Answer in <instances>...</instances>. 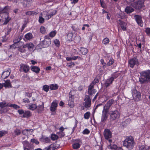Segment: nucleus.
<instances>
[{"label": "nucleus", "instance_id": "58836bf2", "mask_svg": "<svg viewBox=\"0 0 150 150\" xmlns=\"http://www.w3.org/2000/svg\"><path fill=\"white\" fill-rule=\"evenodd\" d=\"M90 113L89 112H87L84 115V117L85 119H88L90 117Z\"/></svg>", "mask_w": 150, "mask_h": 150}, {"label": "nucleus", "instance_id": "ea45409f", "mask_svg": "<svg viewBox=\"0 0 150 150\" xmlns=\"http://www.w3.org/2000/svg\"><path fill=\"white\" fill-rule=\"evenodd\" d=\"M23 144L25 146L29 147L30 146V143L27 141H25L23 142Z\"/></svg>", "mask_w": 150, "mask_h": 150}, {"label": "nucleus", "instance_id": "5701e85b", "mask_svg": "<svg viewBox=\"0 0 150 150\" xmlns=\"http://www.w3.org/2000/svg\"><path fill=\"white\" fill-rule=\"evenodd\" d=\"M80 54L81 55H85L88 52V50L85 48L81 47L80 48Z\"/></svg>", "mask_w": 150, "mask_h": 150}, {"label": "nucleus", "instance_id": "79ce46f5", "mask_svg": "<svg viewBox=\"0 0 150 150\" xmlns=\"http://www.w3.org/2000/svg\"><path fill=\"white\" fill-rule=\"evenodd\" d=\"M59 137L61 138L63 137L64 135V133L63 132H59L58 133Z\"/></svg>", "mask_w": 150, "mask_h": 150}, {"label": "nucleus", "instance_id": "9b49d317", "mask_svg": "<svg viewBox=\"0 0 150 150\" xmlns=\"http://www.w3.org/2000/svg\"><path fill=\"white\" fill-rule=\"evenodd\" d=\"M58 102L56 100L54 101L52 103L50 110L51 111H54L56 109Z\"/></svg>", "mask_w": 150, "mask_h": 150}, {"label": "nucleus", "instance_id": "5fc2aeb1", "mask_svg": "<svg viewBox=\"0 0 150 150\" xmlns=\"http://www.w3.org/2000/svg\"><path fill=\"white\" fill-rule=\"evenodd\" d=\"M114 60L112 59H110L109 61L108 62L107 64L109 66L112 65L114 62Z\"/></svg>", "mask_w": 150, "mask_h": 150}, {"label": "nucleus", "instance_id": "6ab92c4d", "mask_svg": "<svg viewBox=\"0 0 150 150\" xmlns=\"http://www.w3.org/2000/svg\"><path fill=\"white\" fill-rule=\"evenodd\" d=\"M113 80H112L110 78L106 80L104 83L105 86L106 88L109 86L110 84H112Z\"/></svg>", "mask_w": 150, "mask_h": 150}, {"label": "nucleus", "instance_id": "7c9ffc66", "mask_svg": "<svg viewBox=\"0 0 150 150\" xmlns=\"http://www.w3.org/2000/svg\"><path fill=\"white\" fill-rule=\"evenodd\" d=\"M4 86L5 87H12V86L9 80H7L5 81Z\"/></svg>", "mask_w": 150, "mask_h": 150}, {"label": "nucleus", "instance_id": "f8f14e48", "mask_svg": "<svg viewBox=\"0 0 150 150\" xmlns=\"http://www.w3.org/2000/svg\"><path fill=\"white\" fill-rule=\"evenodd\" d=\"M108 112L104 110H103L101 118V121L102 122H105L107 119L108 116L107 113Z\"/></svg>", "mask_w": 150, "mask_h": 150}, {"label": "nucleus", "instance_id": "603ef678", "mask_svg": "<svg viewBox=\"0 0 150 150\" xmlns=\"http://www.w3.org/2000/svg\"><path fill=\"white\" fill-rule=\"evenodd\" d=\"M145 32L146 33L147 35L150 36V28H146Z\"/></svg>", "mask_w": 150, "mask_h": 150}, {"label": "nucleus", "instance_id": "a19ab883", "mask_svg": "<svg viewBox=\"0 0 150 150\" xmlns=\"http://www.w3.org/2000/svg\"><path fill=\"white\" fill-rule=\"evenodd\" d=\"M58 138V136L55 134H52L51 136V139L53 140L57 139Z\"/></svg>", "mask_w": 150, "mask_h": 150}, {"label": "nucleus", "instance_id": "774afa93", "mask_svg": "<svg viewBox=\"0 0 150 150\" xmlns=\"http://www.w3.org/2000/svg\"><path fill=\"white\" fill-rule=\"evenodd\" d=\"M78 0H71V3L74 4L77 3L78 2Z\"/></svg>", "mask_w": 150, "mask_h": 150}, {"label": "nucleus", "instance_id": "20e7f679", "mask_svg": "<svg viewBox=\"0 0 150 150\" xmlns=\"http://www.w3.org/2000/svg\"><path fill=\"white\" fill-rule=\"evenodd\" d=\"M51 43V40L48 36H45L44 40L40 42L41 45L44 47H47L49 46Z\"/></svg>", "mask_w": 150, "mask_h": 150}, {"label": "nucleus", "instance_id": "423d86ee", "mask_svg": "<svg viewBox=\"0 0 150 150\" xmlns=\"http://www.w3.org/2000/svg\"><path fill=\"white\" fill-rule=\"evenodd\" d=\"M133 98L137 101L139 100L141 98V95L140 92L137 91L135 89H132Z\"/></svg>", "mask_w": 150, "mask_h": 150}, {"label": "nucleus", "instance_id": "49530a36", "mask_svg": "<svg viewBox=\"0 0 150 150\" xmlns=\"http://www.w3.org/2000/svg\"><path fill=\"white\" fill-rule=\"evenodd\" d=\"M14 133L16 135H19L21 133V132L19 129H16L14 130Z\"/></svg>", "mask_w": 150, "mask_h": 150}, {"label": "nucleus", "instance_id": "de8ad7c7", "mask_svg": "<svg viewBox=\"0 0 150 150\" xmlns=\"http://www.w3.org/2000/svg\"><path fill=\"white\" fill-rule=\"evenodd\" d=\"M45 19L41 16H40L39 17V22L40 23H42L44 22Z\"/></svg>", "mask_w": 150, "mask_h": 150}, {"label": "nucleus", "instance_id": "72a5a7b5", "mask_svg": "<svg viewBox=\"0 0 150 150\" xmlns=\"http://www.w3.org/2000/svg\"><path fill=\"white\" fill-rule=\"evenodd\" d=\"M33 35L32 33H28L25 35V38L27 40H30L32 38Z\"/></svg>", "mask_w": 150, "mask_h": 150}, {"label": "nucleus", "instance_id": "4468645a", "mask_svg": "<svg viewBox=\"0 0 150 150\" xmlns=\"http://www.w3.org/2000/svg\"><path fill=\"white\" fill-rule=\"evenodd\" d=\"M57 11L56 10H54L51 12L50 13L48 12H45V14L46 15L45 17H46L47 20L49 19L52 16L55 15L57 13Z\"/></svg>", "mask_w": 150, "mask_h": 150}, {"label": "nucleus", "instance_id": "6e6552de", "mask_svg": "<svg viewBox=\"0 0 150 150\" xmlns=\"http://www.w3.org/2000/svg\"><path fill=\"white\" fill-rule=\"evenodd\" d=\"M84 99L85 101V107L86 108L90 107L91 105V99L89 96L86 95L85 96Z\"/></svg>", "mask_w": 150, "mask_h": 150}, {"label": "nucleus", "instance_id": "ddd939ff", "mask_svg": "<svg viewBox=\"0 0 150 150\" xmlns=\"http://www.w3.org/2000/svg\"><path fill=\"white\" fill-rule=\"evenodd\" d=\"M111 133L108 129H105L104 132V135L105 139H108L111 137Z\"/></svg>", "mask_w": 150, "mask_h": 150}, {"label": "nucleus", "instance_id": "052dcab7", "mask_svg": "<svg viewBox=\"0 0 150 150\" xmlns=\"http://www.w3.org/2000/svg\"><path fill=\"white\" fill-rule=\"evenodd\" d=\"M18 112L20 114H23L24 115V112L22 110H18Z\"/></svg>", "mask_w": 150, "mask_h": 150}, {"label": "nucleus", "instance_id": "8fccbe9b", "mask_svg": "<svg viewBox=\"0 0 150 150\" xmlns=\"http://www.w3.org/2000/svg\"><path fill=\"white\" fill-rule=\"evenodd\" d=\"M117 146L116 145H113L112 146L111 145L110 146H108V148L110 149H117Z\"/></svg>", "mask_w": 150, "mask_h": 150}, {"label": "nucleus", "instance_id": "13d9d810", "mask_svg": "<svg viewBox=\"0 0 150 150\" xmlns=\"http://www.w3.org/2000/svg\"><path fill=\"white\" fill-rule=\"evenodd\" d=\"M54 42L55 45L57 46L58 47L59 45V42L57 40H54Z\"/></svg>", "mask_w": 150, "mask_h": 150}, {"label": "nucleus", "instance_id": "0e129e2a", "mask_svg": "<svg viewBox=\"0 0 150 150\" xmlns=\"http://www.w3.org/2000/svg\"><path fill=\"white\" fill-rule=\"evenodd\" d=\"M33 11H29L27 12L26 13V14L28 15H31L33 14Z\"/></svg>", "mask_w": 150, "mask_h": 150}, {"label": "nucleus", "instance_id": "393cba45", "mask_svg": "<svg viewBox=\"0 0 150 150\" xmlns=\"http://www.w3.org/2000/svg\"><path fill=\"white\" fill-rule=\"evenodd\" d=\"M10 74V71L8 70L3 72L2 74V77H3V78H6L9 76Z\"/></svg>", "mask_w": 150, "mask_h": 150}, {"label": "nucleus", "instance_id": "f3484780", "mask_svg": "<svg viewBox=\"0 0 150 150\" xmlns=\"http://www.w3.org/2000/svg\"><path fill=\"white\" fill-rule=\"evenodd\" d=\"M99 80L98 79L95 78L93 81L90 84L89 87V90H90L91 88H93L94 87V86L96 83H98Z\"/></svg>", "mask_w": 150, "mask_h": 150}, {"label": "nucleus", "instance_id": "7ed1b4c3", "mask_svg": "<svg viewBox=\"0 0 150 150\" xmlns=\"http://www.w3.org/2000/svg\"><path fill=\"white\" fill-rule=\"evenodd\" d=\"M144 0H139L132 4V6L136 9H140L144 6Z\"/></svg>", "mask_w": 150, "mask_h": 150}, {"label": "nucleus", "instance_id": "b1692460", "mask_svg": "<svg viewBox=\"0 0 150 150\" xmlns=\"http://www.w3.org/2000/svg\"><path fill=\"white\" fill-rule=\"evenodd\" d=\"M119 24L122 29L125 31L126 29L125 23L122 22L120 20H119Z\"/></svg>", "mask_w": 150, "mask_h": 150}, {"label": "nucleus", "instance_id": "f03ea898", "mask_svg": "<svg viewBox=\"0 0 150 150\" xmlns=\"http://www.w3.org/2000/svg\"><path fill=\"white\" fill-rule=\"evenodd\" d=\"M123 144L124 146L129 149H131L133 148L134 142L133 138L131 136L128 137L123 141Z\"/></svg>", "mask_w": 150, "mask_h": 150}, {"label": "nucleus", "instance_id": "bf43d9fd", "mask_svg": "<svg viewBox=\"0 0 150 150\" xmlns=\"http://www.w3.org/2000/svg\"><path fill=\"white\" fill-rule=\"evenodd\" d=\"M8 111V109L7 108H4L3 110H1V113H3L6 112Z\"/></svg>", "mask_w": 150, "mask_h": 150}, {"label": "nucleus", "instance_id": "37998d69", "mask_svg": "<svg viewBox=\"0 0 150 150\" xmlns=\"http://www.w3.org/2000/svg\"><path fill=\"white\" fill-rule=\"evenodd\" d=\"M109 42V39L108 38H105L103 40V43L104 44L108 43Z\"/></svg>", "mask_w": 150, "mask_h": 150}, {"label": "nucleus", "instance_id": "a211bd4d", "mask_svg": "<svg viewBox=\"0 0 150 150\" xmlns=\"http://www.w3.org/2000/svg\"><path fill=\"white\" fill-rule=\"evenodd\" d=\"M28 109L32 110H34L36 109L38 107V105L36 103H30L28 105Z\"/></svg>", "mask_w": 150, "mask_h": 150}, {"label": "nucleus", "instance_id": "680f3d73", "mask_svg": "<svg viewBox=\"0 0 150 150\" xmlns=\"http://www.w3.org/2000/svg\"><path fill=\"white\" fill-rule=\"evenodd\" d=\"M23 102L26 103H29L30 102L28 98H25L23 99Z\"/></svg>", "mask_w": 150, "mask_h": 150}, {"label": "nucleus", "instance_id": "6e6d98bb", "mask_svg": "<svg viewBox=\"0 0 150 150\" xmlns=\"http://www.w3.org/2000/svg\"><path fill=\"white\" fill-rule=\"evenodd\" d=\"M89 133L90 131L87 129H85L83 132V133L84 134H88Z\"/></svg>", "mask_w": 150, "mask_h": 150}, {"label": "nucleus", "instance_id": "0eeeda50", "mask_svg": "<svg viewBox=\"0 0 150 150\" xmlns=\"http://www.w3.org/2000/svg\"><path fill=\"white\" fill-rule=\"evenodd\" d=\"M113 102L114 100L112 99L109 100L104 106L103 110L108 112L110 107L113 103Z\"/></svg>", "mask_w": 150, "mask_h": 150}, {"label": "nucleus", "instance_id": "cd10ccee", "mask_svg": "<svg viewBox=\"0 0 150 150\" xmlns=\"http://www.w3.org/2000/svg\"><path fill=\"white\" fill-rule=\"evenodd\" d=\"M139 150H150V148L147 146L141 145L139 146Z\"/></svg>", "mask_w": 150, "mask_h": 150}, {"label": "nucleus", "instance_id": "2eb2a0df", "mask_svg": "<svg viewBox=\"0 0 150 150\" xmlns=\"http://www.w3.org/2000/svg\"><path fill=\"white\" fill-rule=\"evenodd\" d=\"M34 45L31 42H29L24 45L23 46V48H27L28 49L30 50H33L34 47Z\"/></svg>", "mask_w": 150, "mask_h": 150}, {"label": "nucleus", "instance_id": "f704fd0d", "mask_svg": "<svg viewBox=\"0 0 150 150\" xmlns=\"http://www.w3.org/2000/svg\"><path fill=\"white\" fill-rule=\"evenodd\" d=\"M80 146V144L78 143H75L72 145L74 149H77L79 148Z\"/></svg>", "mask_w": 150, "mask_h": 150}, {"label": "nucleus", "instance_id": "864d4df0", "mask_svg": "<svg viewBox=\"0 0 150 150\" xmlns=\"http://www.w3.org/2000/svg\"><path fill=\"white\" fill-rule=\"evenodd\" d=\"M10 19L11 18H9L8 16H7V17L6 18V21L4 23V24L6 25L10 21Z\"/></svg>", "mask_w": 150, "mask_h": 150}, {"label": "nucleus", "instance_id": "c9c22d12", "mask_svg": "<svg viewBox=\"0 0 150 150\" xmlns=\"http://www.w3.org/2000/svg\"><path fill=\"white\" fill-rule=\"evenodd\" d=\"M120 75V74L114 73L112 75L111 77H110L112 80H114V79H116Z\"/></svg>", "mask_w": 150, "mask_h": 150}, {"label": "nucleus", "instance_id": "9d476101", "mask_svg": "<svg viewBox=\"0 0 150 150\" xmlns=\"http://www.w3.org/2000/svg\"><path fill=\"white\" fill-rule=\"evenodd\" d=\"M134 17L138 24L142 27L143 24L141 17L139 15H136L134 16Z\"/></svg>", "mask_w": 150, "mask_h": 150}, {"label": "nucleus", "instance_id": "dca6fc26", "mask_svg": "<svg viewBox=\"0 0 150 150\" xmlns=\"http://www.w3.org/2000/svg\"><path fill=\"white\" fill-rule=\"evenodd\" d=\"M129 63L130 65L132 66L139 65L138 59L135 58L130 59Z\"/></svg>", "mask_w": 150, "mask_h": 150}, {"label": "nucleus", "instance_id": "a18cd8bd", "mask_svg": "<svg viewBox=\"0 0 150 150\" xmlns=\"http://www.w3.org/2000/svg\"><path fill=\"white\" fill-rule=\"evenodd\" d=\"M8 105H6V103L1 102L0 103V107L2 108L5 107L6 106H8Z\"/></svg>", "mask_w": 150, "mask_h": 150}, {"label": "nucleus", "instance_id": "e2e57ef3", "mask_svg": "<svg viewBox=\"0 0 150 150\" xmlns=\"http://www.w3.org/2000/svg\"><path fill=\"white\" fill-rule=\"evenodd\" d=\"M100 2L102 7L103 8H104L105 7V4L103 3V0H100Z\"/></svg>", "mask_w": 150, "mask_h": 150}, {"label": "nucleus", "instance_id": "f257e3e1", "mask_svg": "<svg viewBox=\"0 0 150 150\" xmlns=\"http://www.w3.org/2000/svg\"><path fill=\"white\" fill-rule=\"evenodd\" d=\"M139 81L141 83H145L150 81V70L141 72Z\"/></svg>", "mask_w": 150, "mask_h": 150}, {"label": "nucleus", "instance_id": "bb28decb", "mask_svg": "<svg viewBox=\"0 0 150 150\" xmlns=\"http://www.w3.org/2000/svg\"><path fill=\"white\" fill-rule=\"evenodd\" d=\"M33 131V130L32 129H25L23 130L22 131V133L23 134L25 135H28L29 134H31V133H28V131H31V132H32Z\"/></svg>", "mask_w": 150, "mask_h": 150}, {"label": "nucleus", "instance_id": "aec40b11", "mask_svg": "<svg viewBox=\"0 0 150 150\" xmlns=\"http://www.w3.org/2000/svg\"><path fill=\"white\" fill-rule=\"evenodd\" d=\"M29 66H21L20 71L26 73L29 71Z\"/></svg>", "mask_w": 150, "mask_h": 150}, {"label": "nucleus", "instance_id": "c85d7f7f", "mask_svg": "<svg viewBox=\"0 0 150 150\" xmlns=\"http://www.w3.org/2000/svg\"><path fill=\"white\" fill-rule=\"evenodd\" d=\"M58 86L56 84H52L50 85V88L51 90H55L58 89Z\"/></svg>", "mask_w": 150, "mask_h": 150}, {"label": "nucleus", "instance_id": "c03bdc74", "mask_svg": "<svg viewBox=\"0 0 150 150\" xmlns=\"http://www.w3.org/2000/svg\"><path fill=\"white\" fill-rule=\"evenodd\" d=\"M43 142H46V143H49L50 141V139L48 137H45L43 138Z\"/></svg>", "mask_w": 150, "mask_h": 150}, {"label": "nucleus", "instance_id": "e433bc0d", "mask_svg": "<svg viewBox=\"0 0 150 150\" xmlns=\"http://www.w3.org/2000/svg\"><path fill=\"white\" fill-rule=\"evenodd\" d=\"M40 32L42 34H45L46 33V30L45 27L43 26L41 27Z\"/></svg>", "mask_w": 150, "mask_h": 150}, {"label": "nucleus", "instance_id": "412c9836", "mask_svg": "<svg viewBox=\"0 0 150 150\" xmlns=\"http://www.w3.org/2000/svg\"><path fill=\"white\" fill-rule=\"evenodd\" d=\"M134 10V9L130 6H127L125 9V12L128 14L131 13Z\"/></svg>", "mask_w": 150, "mask_h": 150}, {"label": "nucleus", "instance_id": "2f4dec72", "mask_svg": "<svg viewBox=\"0 0 150 150\" xmlns=\"http://www.w3.org/2000/svg\"><path fill=\"white\" fill-rule=\"evenodd\" d=\"M44 108V104L42 103L41 105L38 106V107L36 109L38 110V112H40L43 110Z\"/></svg>", "mask_w": 150, "mask_h": 150}, {"label": "nucleus", "instance_id": "a878e982", "mask_svg": "<svg viewBox=\"0 0 150 150\" xmlns=\"http://www.w3.org/2000/svg\"><path fill=\"white\" fill-rule=\"evenodd\" d=\"M31 115V113L29 110H27L24 112V115H23V117H30Z\"/></svg>", "mask_w": 150, "mask_h": 150}, {"label": "nucleus", "instance_id": "09e8293b", "mask_svg": "<svg viewBox=\"0 0 150 150\" xmlns=\"http://www.w3.org/2000/svg\"><path fill=\"white\" fill-rule=\"evenodd\" d=\"M10 107H12L15 109L19 108L20 106L15 104H11L9 106Z\"/></svg>", "mask_w": 150, "mask_h": 150}, {"label": "nucleus", "instance_id": "338daca9", "mask_svg": "<svg viewBox=\"0 0 150 150\" xmlns=\"http://www.w3.org/2000/svg\"><path fill=\"white\" fill-rule=\"evenodd\" d=\"M5 134L4 132L2 131H0V138Z\"/></svg>", "mask_w": 150, "mask_h": 150}, {"label": "nucleus", "instance_id": "3c124183", "mask_svg": "<svg viewBox=\"0 0 150 150\" xmlns=\"http://www.w3.org/2000/svg\"><path fill=\"white\" fill-rule=\"evenodd\" d=\"M31 142L33 143H34L36 144H38L39 143V142L37 140L34 139H32L31 140Z\"/></svg>", "mask_w": 150, "mask_h": 150}, {"label": "nucleus", "instance_id": "4d7b16f0", "mask_svg": "<svg viewBox=\"0 0 150 150\" xmlns=\"http://www.w3.org/2000/svg\"><path fill=\"white\" fill-rule=\"evenodd\" d=\"M56 35V32L54 31H52L50 33V35L52 37H54Z\"/></svg>", "mask_w": 150, "mask_h": 150}, {"label": "nucleus", "instance_id": "1a4fd4ad", "mask_svg": "<svg viewBox=\"0 0 150 150\" xmlns=\"http://www.w3.org/2000/svg\"><path fill=\"white\" fill-rule=\"evenodd\" d=\"M71 92H70L69 93V95L70 96L69 97V100L68 102V105L70 107L73 108L74 106V104L72 98L73 96L71 95Z\"/></svg>", "mask_w": 150, "mask_h": 150}, {"label": "nucleus", "instance_id": "473e14b6", "mask_svg": "<svg viewBox=\"0 0 150 150\" xmlns=\"http://www.w3.org/2000/svg\"><path fill=\"white\" fill-rule=\"evenodd\" d=\"M96 90L95 89H93L91 88L89 90V88H88V93L90 95H91L94 93H95L96 92Z\"/></svg>", "mask_w": 150, "mask_h": 150}, {"label": "nucleus", "instance_id": "c756f323", "mask_svg": "<svg viewBox=\"0 0 150 150\" xmlns=\"http://www.w3.org/2000/svg\"><path fill=\"white\" fill-rule=\"evenodd\" d=\"M31 70L36 73H38L40 71V69L37 66H33L31 68Z\"/></svg>", "mask_w": 150, "mask_h": 150}, {"label": "nucleus", "instance_id": "4c0bfd02", "mask_svg": "<svg viewBox=\"0 0 150 150\" xmlns=\"http://www.w3.org/2000/svg\"><path fill=\"white\" fill-rule=\"evenodd\" d=\"M49 89V87L47 85H45L43 86L42 89L46 92L48 91Z\"/></svg>", "mask_w": 150, "mask_h": 150}, {"label": "nucleus", "instance_id": "69168bd1", "mask_svg": "<svg viewBox=\"0 0 150 150\" xmlns=\"http://www.w3.org/2000/svg\"><path fill=\"white\" fill-rule=\"evenodd\" d=\"M8 8V6H6L4 8H1L0 10V12H2L4 10H6Z\"/></svg>", "mask_w": 150, "mask_h": 150}, {"label": "nucleus", "instance_id": "39448f33", "mask_svg": "<svg viewBox=\"0 0 150 150\" xmlns=\"http://www.w3.org/2000/svg\"><path fill=\"white\" fill-rule=\"evenodd\" d=\"M110 120L112 121L115 120L117 118L119 117L120 116L119 112L116 110L110 111Z\"/></svg>", "mask_w": 150, "mask_h": 150}, {"label": "nucleus", "instance_id": "4be33fe9", "mask_svg": "<svg viewBox=\"0 0 150 150\" xmlns=\"http://www.w3.org/2000/svg\"><path fill=\"white\" fill-rule=\"evenodd\" d=\"M22 38V37L21 36H16L13 41L14 44H16L19 42Z\"/></svg>", "mask_w": 150, "mask_h": 150}]
</instances>
